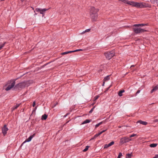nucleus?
Masks as SVG:
<instances>
[{"label":"nucleus","mask_w":158,"mask_h":158,"mask_svg":"<svg viewBox=\"0 0 158 158\" xmlns=\"http://www.w3.org/2000/svg\"><path fill=\"white\" fill-rule=\"evenodd\" d=\"M85 32H86L85 31H84L83 32H82L81 33V34H84Z\"/></svg>","instance_id":"nucleus-40"},{"label":"nucleus","mask_w":158,"mask_h":158,"mask_svg":"<svg viewBox=\"0 0 158 158\" xmlns=\"http://www.w3.org/2000/svg\"><path fill=\"white\" fill-rule=\"evenodd\" d=\"M146 25V24H135L133 25V26L135 27L133 28V31L136 34L146 31V30L139 27H142Z\"/></svg>","instance_id":"nucleus-2"},{"label":"nucleus","mask_w":158,"mask_h":158,"mask_svg":"<svg viewBox=\"0 0 158 158\" xmlns=\"http://www.w3.org/2000/svg\"><path fill=\"white\" fill-rule=\"evenodd\" d=\"M122 156V153L121 152L119 153V155H118V158H120Z\"/></svg>","instance_id":"nucleus-26"},{"label":"nucleus","mask_w":158,"mask_h":158,"mask_svg":"<svg viewBox=\"0 0 158 158\" xmlns=\"http://www.w3.org/2000/svg\"><path fill=\"white\" fill-rule=\"evenodd\" d=\"M98 97L99 96H95L94 98V101H96L97 99L98 98Z\"/></svg>","instance_id":"nucleus-30"},{"label":"nucleus","mask_w":158,"mask_h":158,"mask_svg":"<svg viewBox=\"0 0 158 158\" xmlns=\"http://www.w3.org/2000/svg\"><path fill=\"white\" fill-rule=\"evenodd\" d=\"M157 145V143H152L150 145V147L151 148H154L156 147Z\"/></svg>","instance_id":"nucleus-17"},{"label":"nucleus","mask_w":158,"mask_h":158,"mask_svg":"<svg viewBox=\"0 0 158 158\" xmlns=\"http://www.w3.org/2000/svg\"><path fill=\"white\" fill-rule=\"evenodd\" d=\"M158 121V119H156L154 121V122H156Z\"/></svg>","instance_id":"nucleus-39"},{"label":"nucleus","mask_w":158,"mask_h":158,"mask_svg":"<svg viewBox=\"0 0 158 158\" xmlns=\"http://www.w3.org/2000/svg\"><path fill=\"white\" fill-rule=\"evenodd\" d=\"M24 0H21V2H23L24 1Z\"/></svg>","instance_id":"nucleus-50"},{"label":"nucleus","mask_w":158,"mask_h":158,"mask_svg":"<svg viewBox=\"0 0 158 158\" xmlns=\"http://www.w3.org/2000/svg\"><path fill=\"white\" fill-rule=\"evenodd\" d=\"M89 147V146H86L85 148L84 149L83 151L84 152L88 150Z\"/></svg>","instance_id":"nucleus-22"},{"label":"nucleus","mask_w":158,"mask_h":158,"mask_svg":"<svg viewBox=\"0 0 158 158\" xmlns=\"http://www.w3.org/2000/svg\"><path fill=\"white\" fill-rule=\"evenodd\" d=\"M10 83H9V85L6 88H5V90L6 91H8L10 90L14 87L15 84V81L14 80L10 81ZM5 86L4 87V88H5Z\"/></svg>","instance_id":"nucleus-5"},{"label":"nucleus","mask_w":158,"mask_h":158,"mask_svg":"<svg viewBox=\"0 0 158 158\" xmlns=\"http://www.w3.org/2000/svg\"><path fill=\"white\" fill-rule=\"evenodd\" d=\"M26 85L25 82H22L20 83L17 85H16L15 87V88H16L20 89L24 87Z\"/></svg>","instance_id":"nucleus-7"},{"label":"nucleus","mask_w":158,"mask_h":158,"mask_svg":"<svg viewBox=\"0 0 158 158\" xmlns=\"http://www.w3.org/2000/svg\"><path fill=\"white\" fill-rule=\"evenodd\" d=\"M111 86V85L109 87H108L107 89H106V90H109V89L110 88V87Z\"/></svg>","instance_id":"nucleus-38"},{"label":"nucleus","mask_w":158,"mask_h":158,"mask_svg":"<svg viewBox=\"0 0 158 158\" xmlns=\"http://www.w3.org/2000/svg\"><path fill=\"white\" fill-rule=\"evenodd\" d=\"M90 122V120L89 119H86L82 123V124L88 123Z\"/></svg>","instance_id":"nucleus-19"},{"label":"nucleus","mask_w":158,"mask_h":158,"mask_svg":"<svg viewBox=\"0 0 158 158\" xmlns=\"http://www.w3.org/2000/svg\"><path fill=\"white\" fill-rule=\"evenodd\" d=\"M6 44V42H5L3 44H1L0 46V50L2 49V48L4 46L5 44Z\"/></svg>","instance_id":"nucleus-20"},{"label":"nucleus","mask_w":158,"mask_h":158,"mask_svg":"<svg viewBox=\"0 0 158 158\" xmlns=\"http://www.w3.org/2000/svg\"><path fill=\"white\" fill-rule=\"evenodd\" d=\"M100 132H101V134L103 133V132H102V131Z\"/></svg>","instance_id":"nucleus-52"},{"label":"nucleus","mask_w":158,"mask_h":158,"mask_svg":"<svg viewBox=\"0 0 158 158\" xmlns=\"http://www.w3.org/2000/svg\"><path fill=\"white\" fill-rule=\"evenodd\" d=\"M94 139V137L92 138V139H91L90 140H92V139Z\"/></svg>","instance_id":"nucleus-48"},{"label":"nucleus","mask_w":158,"mask_h":158,"mask_svg":"<svg viewBox=\"0 0 158 158\" xmlns=\"http://www.w3.org/2000/svg\"><path fill=\"white\" fill-rule=\"evenodd\" d=\"M105 81H103V84H102V85L103 86H104V84L105 83Z\"/></svg>","instance_id":"nucleus-41"},{"label":"nucleus","mask_w":158,"mask_h":158,"mask_svg":"<svg viewBox=\"0 0 158 158\" xmlns=\"http://www.w3.org/2000/svg\"><path fill=\"white\" fill-rule=\"evenodd\" d=\"M94 139V137L92 138V139H91L90 140H92V139Z\"/></svg>","instance_id":"nucleus-47"},{"label":"nucleus","mask_w":158,"mask_h":158,"mask_svg":"<svg viewBox=\"0 0 158 158\" xmlns=\"http://www.w3.org/2000/svg\"><path fill=\"white\" fill-rule=\"evenodd\" d=\"M37 106L36 107H35V108L34 109V110H35V111L36 110V109H37Z\"/></svg>","instance_id":"nucleus-45"},{"label":"nucleus","mask_w":158,"mask_h":158,"mask_svg":"<svg viewBox=\"0 0 158 158\" xmlns=\"http://www.w3.org/2000/svg\"><path fill=\"white\" fill-rule=\"evenodd\" d=\"M68 114H69L68 113H67L65 115H64V117H66L67 116V115H68Z\"/></svg>","instance_id":"nucleus-42"},{"label":"nucleus","mask_w":158,"mask_h":158,"mask_svg":"<svg viewBox=\"0 0 158 158\" xmlns=\"http://www.w3.org/2000/svg\"><path fill=\"white\" fill-rule=\"evenodd\" d=\"M94 104V103H93L92 105H93Z\"/></svg>","instance_id":"nucleus-51"},{"label":"nucleus","mask_w":158,"mask_h":158,"mask_svg":"<svg viewBox=\"0 0 158 158\" xmlns=\"http://www.w3.org/2000/svg\"><path fill=\"white\" fill-rule=\"evenodd\" d=\"M98 134V135L99 136L101 134V132H100Z\"/></svg>","instance_id":"nucleus-46"},{"label":"nucleus","mask_w":158,"mask_h":158,"mask_svg":"<svg viewBox=\"0 0 158 158\" xmlns=\"http://www.w3.org/2000/svg\"><path fill=\"white\" fill-rule=\"evenodd\" d=\"M158 89V86L157 85L155 86L153 89H152L151 91V93H153L154 91Z\"/></svg>","instance_id":"nucleus-14"},{"label":"nucleus","mask_w":158,"mask_h":158,"mask_svg":"<svg viewBox=\"0 0 158 158\" xmlns=\"http://www.w3.org/2000/svg\"><path fill=\"white\" fill-rule=\"evenodd\" d=\"M137 123H140V124H143V125H146L147 124V122H146L142 121V120L138 121L137 122Z\"/></svg>","instance_id":"nucleus-11"},{"label":"nucleus","mask_w":158,"mask_h":158,"mask_svg":"<svg viewBox=\"0 0 158 158\" xmlns=\"http://www.w3.org/2000/svg\"><path fill=\"white\" fill-rule=\"evenodd\" d=\"M124 92L125 90H120L118 93V95L120 97L122 96L123 95L122 93Z\"/></svg>","instance_id":"nucleus-13"},{"label":"nucleus","mask_w":158,"mask_h":158,"mask_svg":"<svg viewBox=\"0 0 158 158\" xmlns=\"http://www.w3.org/2000/svg\"><path fill=\"white\" fill-rule=\"evenodd\" d=\"M136 135H136V134H132V135H130V137H130V138L133 137H134V136H136Z\"/></svg>","instance_id":"nucleus-29"},{"label":"nucleus","mask_w":158,"mask_h":158,"mask_svg":"<svg viewBox=\"0 0 158 158\" xmlns=\"http://www.w3.org/2000/svg\"><path fill=\"white\" fill-rule=\"evenodd\" d=\"M90 31V29H87L85 30L86 32L89 31Z\"/></svg>","instance_id":"nucleus-35"},{"label":"nucleus","mask_w":158,"mask_h":158,"mask_svg":"<svg viewBox=\"0 0 158 158\" xmlns=\"http://www.w3.org/2000/svg\"><path fill=\"white\" fill-rule=\"evenodd\" d=\"M35 134H33L32 135H31L28 139H26L25 141L23 143V144L24 143L26 142H28L31 141L32 139L33 138V137L34 136Z\"/></svg>","instance_id":"nucleus-10"},{"label":"nucleus","mask_w":158,"mask_h":158,"mask_svg":"<svg viewBox=\"0 0 158 158\" xmlns=\"http://www.w3.org/2000/svg\"><path fill=\"white\" fill-rule=\"evenodd\" d=\"M132 139H131L127 137H125L121 139L120 143L122 144L124 143H127L130 141L132 140Z\"/></svg>","instance_id":"nucleus-6"},{"label":"nucleus","mask_w":158,"mask_h":158,"mask_svg":"<svg viewBox=\"0 0 158 158\" xmlns=\"http://www.w3.org/2000/svg\"><path fill=\"white\" fill-rule=\"evenodd\" d=\"M35 110H33L32 111V114H31V115L33 114H35Z\"/></svg>","instance_id":"nucleus-32"},{"label":"nucleus","mask_w":158,"mask_h":158,"mask_svg":"<svg viewBox=\"0 0 158 158\" xmlns=\"http://www.w3.org/2000/svg\"><path fill=\"white\" fill-rule=\"evenodd\" d=\"M106 131V130H103L102 131V132L103 133L104 132H105V131Z\"/></svg>","instance_id":"nucleus-44"},{"label":"nucleus","mask_w":158,"mask_h":158,"mask_svg":"<svg viewBox=\"0 0 158 158\" xmlns=\"http://www.w3.org/2000/svg\"><path fill=\"white\" fill-rule=\"evenodd\" d=\"M72 52H73V51H69L66 52L62 53H61V54L62 55H64L67 54L68 53H72Z\"/></svg>","instance_id":"nucleus-16"},{"label":"nucleus","mask_w":158,"mask_h":158,"mask_svg":"<svg viewBox=\"0 0 158 158\" xmlns=\"http://www.w3.org/2000/svg\"><path fill=\"white\" fill-rule=\"evenodd\" d=\"M35 101H34V102L33 103V107H34L35 106Z\"/></svg>","instance_id":"nucleus-33"},{"label":"nucleus","mask_w":158,"mask_h":158,"mask_svg":"<svg viewBox=\"0 0 158 158\" xmlns=\"http://www.w3.org/2000/svg\"><path fill=\"white\" fill-rule=\"evenodd\" d=\"M121 1L124 3H127L128 5L132 6H133L137 8H146L147 7H150L151 5L148 4L144 2H137L133 1H129L127 0H119Z\"/></svg>","instance_id":"nucleus-1"},{"label":"nucleus","mask_w":158,"mask_h":158,"mask_svg":"<svg viewBox=\"0 0 158 158\" xmlns=\"http://www.w3.org/2000/svg\"><path fill=\"white\" fill-rule=\"evenodd\" d=\"M8 129L6 125H5L2 128V132L4 135H5L7 133V131H8Z\"/></svg>","instance_id":"nucleus-8"},{"label":"nucleus","mask_w":158,"mask_h":158,"mask_svg":"<svg viewBox=\"0 0 158 158\" xmlns=\"http://www.w3.org/2000/svg\"><path fill=\"white\" fill-rule=\"evenodd\" d=\"M110 79V76H107L106 77H105L103 80L104 81H106L109 80Z\"/></svg>","instance_id":"nucleus-18"},{"label":"nucleus","mask_w":158,"mask_h":158,"mask_svg":"<svg viewBox=\"0 0 158 158\" xmlns=\"http://www.w3.org/2000/svg\"><path fill=\"white\" fill-rule=\"evenodd\" d=\"M109 147L110 146H109V144H105V145L104 147V148H108V147Z\"/></svg>","instance_id":"nucleus-27"},{"label":"nucleus","mask_w":158,"mask_h":158,"mask_svg":"<svg viewBox=\"0 0 158 158\" xmlns=\"http://www.w3.org/2000/svg\"><path fill=\"white\" fill-rule=\"evenodd\" d=\"M93 137L94 138V139H95V138H96V137H95L94 136V137Z\"/></svg>","instance_id":"nucleus-49"},{"label":"nucleus","mask_w":158,"mask_h":158,"mask_svg":"<svg viewBox=\"0 0 158 158\" xmlns=\"http://www.w3.org/2000/svg\"><path fill=\"white\" fill-rule=\"evenodd\" d=\"M158 157V154H156L155 155V156L153 158H156Z\"/></svg>","instance_id":"nucleus-34"},{"label":"nucleus","mask_w":158,"mask_h":158,"mask_svg":"<svg viewBox=\"0 0 158 158\" xmlns=\"http://www.w3.org/2000/svg\"><path fill=\"white\" fill-rule=\"evenodd\" d=\"M103 123V122H101L99 123H98L96 125H95V127L96 128H97V127H99L100 125L102 124Z\"/></svg>","instance_id":"nucleus-21"},{"label":"nucleus","mask_w":158,"mask_h":158,"mask_svg":"<svg viewBox=\"0 0 158 158\" xmlns=\"http://www.w3.org/2000/svg\"><path fill=\"white\" fill-rule=\"evenodd\" d=\"M82 50L81 49H78L76 50H75L73 51V52H77L80 51H81Z\"/></svg>","instance_id":"nucleus-24"},{"label":"nucleus","mask_w":158,"mask_h":158,"mask_svg":"<svg viewBox=\"0 0 158 158\" xmlns=\"http://www.w3.org/2000/svg\"><path fill=\"white\" fill-rule=\"evenodd\" d=\"M114 141H112L109 144H108L109 146L110 147V146H111V145H113V144H114Z\"/></svg>","instance_id":"nucleus-25"},{"label":"nucleus","mask_w":158,"mask_h":158,"mask_svg":"<svg viewBox=\"0 0 158 158\" xmlns=\"http://www.w3.org/2000/svg\"><path fill=\"white\" fill-rule=\"evenodd\" d=\"M47 115L46 114L43 115L42 116L41 119L42 120H45L47 118Z\"/></svg>","instance_id":"nucleus-15"},{"label":"nucleus","mask_w":158,"mask_h":158,"mask_svg":"<svg viewBox=\"0 0 158 158\" xmlns=\"http://www.w3.org/2000/svg\"><path fill=\"white\" fill-rule=\"evenodd\" d=\"M95 107V106H94V107L91 110H90L89 111V113H92V112L93 111V110H94V108Z\"/></svg>","instance_id":"nucleus-28"},{"label":"nucleus","mask_w":158,"mask_h":158,"mask_svg":"<svg viewBox=\"0 0 158 158\" xmlns=\"http://www.w3.org/2000/svg\"><path fill=\"white\" fill-rule=\"evenodd\" d=\"M134 65H132L131 67H130V69H131L132 67H134Z\"/></svg>","instance_id":"nucleus-43"},{"label":"nucleus","mask_w":158,"mask_h":158,"mask_svg":"<svg viewBox=\"0 0 158 158\" xmlns=\"http://www.w3.org/2000/svg\"><path fill=\"white\" fill-rule=\"evenodd\" d=\"M19 106V104H16L15 106L14 107L13 110H15V109H16Z\"/></svg>","instance_id":"nucleus-23"},{"label":"nucleus","mask_w":158,"mask_h":158,"mask_svg":"<svg viewBox=\"0 0 158 158\" xmlns=\"http://www.w3.org/2000/svg\"><path fill=\"white\" fill-rule=\"evenodd\" d=\"M150 1L152 4H157L158 6V0H151Z\"/></svg>","instance_id":"nucleus-12"},{"label":"nucleus","mask_w":158,"mask_h":158,"mask_svg":"<svg viewBox=\"0 0 158 158\" xmlns=\"http://www.w3.org/2000/svg\"><path fill=\"white\" fill-rule=\"evenodd\" d=\"M140 92V90H138L137 92H136V94H139Z\"/></svg>","instance_id":"nucleus-37"},{"label":"nucleus","mask_w":158,"mask_h":158,"mask_svg":"<svg viewBox=\"0 0 158 158\" xmlns=\"http://www.w3.org/2000/svg\"><path fill=\"white\" fill-rule=\"evenodd\" d=\"M127 158H130L131 156V154H128L127 155Z\"/></svg>","instance_id":"nucleus-31"},{"label":"nucleus","mask_w":158,"mask_h":158,"mask_svg":"<svg viewBox=\"0 0 158 158\" xmlns=\"http://www.w3.org/2000/svg\"><path fill=\"white\" fill-rule=\"evenodd\" d=\"M48 10V9H40L37 8L35 9V10L37 12H40V14H43V12L47 11Z\"/></svg>","instance_id":"nucleus-9"},{"label":"nucleus","mask_w":158,"mask_h":158,"mask_svg":"<svg viewBox=\"0 0 158 158\" xmlns=\"http://www.w3.org/2000/svg\"><path fill=\"white\" fill-rule=\"evenodd\" d=\"M98 10L95 9L94 7H92L90 10V17L93 21H96L97 19L98 15L97 12Z\"/></svg>","instance_id":"nucleus-3"},{"label":"nucleus","mask_w":158,"mask_h":158,"mask_svg":"<svg viewBox=\"0 0 158 158\" xmlns=\"http://www.w3.org/2000/svg\"><path fill=\"white\" fill-rule=\"evenodd\" d=\"M114 55L115 53L114 51L107 52L105 53V55L106 56V58L108 60L110 59L114 56Z\"/></svg>","instance_id":"nucleus-4"},{"label":"nucleus","mask_w":158,"mask_h":158,"mask_svg":"<svg viewBox=\"0 0 158 158\" xmlns=\"http://www.w3.org/2000/svg\"><path fill=\"white\" fill-rule=\"evenodd\" d=\"M94 136L96 137V138L97 137H98V136H99L98 135V134H96L95 135H94Z\"/></svg>","instance_id":"nucleus-36"}]
</instances>
